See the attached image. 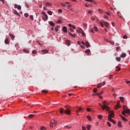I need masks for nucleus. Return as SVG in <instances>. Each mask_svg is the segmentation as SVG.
I'll return each instance as SVG.
<instances>
[{"mask_svg": "<svg viewBox=\"0 0 130 130\" xmlns=\"http://www.w3.org/2000/svg\"><path fill=\"white\" fill-rule=\"evenodd\" d=\"M88 14H91L93 13V11L92 10H88Z\"/></svg>", "mask_w": 130, "mask_h": 130, "instance_id": "obj_47", "label": "nucleus"}, {"mask_svg": "<svg viewBox=\"0 0 130 130\" xmlns=\"http://www.w3.org/2000/svg\"><path fill=\"white\" fill-rule=\"evenodd\" d=\"M63 110H64V109L62 108L60 109V113L61 114H62V113H63Z\"/></svg>", "mask_w": 130, "mask_h": 130, "instance_id": "obj_28", "label": "nucleus"}, {"mask_svg": "<svg viewBox=\"0 0 130 130\" xmlns=\"http://www.w3.org/2000/svg\"><path fill=\"white\" fill-rule=\"evenodd\" d=\"M46 7H48V6L50 7V6H52V4H51V3H50L47 2L46 3Z\"/></svg>", "mask_w": 130, "mask_h": 130, "instance_id": "obj_17", "label": "nucleus"}, {"mask_svg": "<svg viewBox=\"0 0 130 130\" xmlns=\"http://www.w3.org/2000/svg\"><path fill=\"white\" fill-rule=\"evenodd\" d=\"M93 29L94 31H95V32H97V31H98V28H97V26H94Z\"/></svg>", "mask_w": 130, "mask_h": 130, "instance_id": "obj_31", "label": "nucleus"}, {"mask_svg": "<svg viewBox=\"0 0 130 130\" xmlns=\"http://www.w3.org/2000/svg\"><path fill=\"white\" fill-rule=\"evenodd\" d=\"M79 111H83V109H82V108H79L78 110H77L76 112L78 113Z\"/></svg>", "mask_w": 130, "mask_h": 130, "instance_id": "obj_25", "label": "nucleus"}, {"mask_svg": "<svg viewBox=\"0 0 130 130\" xmlns=\"http://www.w3.org/2000/svg\"><path fill=\"white\" fill-rule=\"evenodd\" d=\"M120 103V101H118L117 102V106H115V109L116 110H117V109H118V108H119L120 107V105L119 104Z\"/></svg>", "mask_w": 130, "mask_h": 130, "instance_id": "obj_4", "label": "nucleus"}, {"mask_svg": "<svg viewBox=\"0 0 130 130\" xmlns=\"http://www.w3.org/2000/svg\"><path fill=\"white\" fill-rule=\"evenodd\" d=\"M24 16H25L26 18H28V17H29V14H28V13H25V14H24Z\"/></svg>", "mask_w": 130, "mask_h": 130, "instance_id": "obj_41", "label": "nucleus"}, {"mask_svg": "<svg viewBox=\"0 0 130 130\" xmlns=\"http://www.w3.org/2000/svg\"><path fill=\"white\" fill-rule=\"evenodd\" d=\"M82 130H86V127L85 126H82Z\"/></svg>", "mask_w": 130, "mask_h": 130, "instance_id": "obj_63", "label": "nucleus"}, {"mask_svg": "<svg viewBox=\"0 0 130 130\" xmlns=\"http://www.w3.org/2000/svg\"><path fill=\"white\" fill-rule=\"evenodd\" d=\"M110 44H112V45H114V43L113 41H110Z\"/></svg>", "mask_w": 130, "mask_h": 130, "instance_id": "obj_56", "label": "nucleus"}, {"mask_svg": "<svg viewBox=\"0 0 130 130\" xmlns=\"http://www.w3.org/2000/svg\"><path fill=\"white\" fill-rule=\"evenodd\" d=\"M100 25L101 26V27H104V25H103V23H102V22H100Z\"/></svg>", "mask_w": 130, "mask_h": 130, "instance_id": "obj_57", "label": "nucleus"}, {"mask_svg": "<svg viewBox=\"0 0 130 130\" xmlns=\"http://www.w3.org/2000/svg\"><path fill=\"white\" fill-rule=\"evenodd\" d=\"M120 100L121 101V102H124V98L122 96H120L119 98Z\"/></svg>", "mask_w": 130, "mask_h": 130, "instance_id": "obj_20", "label": "nucleus"}, {"mask_svg": "<svg viewBox=\"0 0 130 130\" xmlns=\"http://www.w3.org/2000/svg\"><path fill=\"white\" fill-rule=\"evenodd\" d=\"M113 77V75H111L109 76V79H112Z\"/></svg>", "mask_w": 130, "mask_h": 130, "instance_id": "obj_54", "label": "nucleus"}, {"mask_svg": "<svg viewBox=\"0 0 130 130\" xmlns=\"http://www.w3.org/2000/svg\"><path fill=\"white\" fill-rule=\"evenodd\" d=\"M109 120L110 121H111L112 122H113V123H114V124H115V123H116V122H115V121L113 119H112V118H110L109 119Z\"/></svg>", "mask_w": 130, "mask_h": 130, "instance_id": "obj_16", "label": "nucleus"}, {"mask_svg": "<svg viewBox=\"0 0 130 130\" xmlns=\"http://www.w3.org/2000/svg\"><path fill=\"white\" fill-rule=\"evenodd\" d=\"M125 56H126V54H125V53L121 54L120 55V57H121L122 58H124V57H125Z\"/></svg>", "mask_w": 130, "mask_h": 130, "instance_id": "obj_14", "label": "nucleus"}, {"mask_svg": "<svg viewBox=\"0 0 130 130\" xmlns=\"http://www.w3.org/2000/svg\"><path fill=\"white\" fill-rule=\"evenodd\" d=\"M87 118L88 119V120H89V121H91V120H92V118L90 116H87Z\"/></svg>", "mask_w": 130, "mask_h": 130, "instance_id": "obj_27", "label": "nucleus"}, {"mask_svg": "<svg viewBox=\"0 0 130 130\" xmlns=\"http://www.w3.org/2000/svg\"><path fill=\"white\" fill-rule=\"evenodd\" d=\"M32 53L33 54H36V53H37V51H35V50H33V51H32Z\"/></svg>", "mask_w": 130, "mask_h": 130, "instance_id": "obj_44", "label": "nucleus"}, {"mask_svg": "<svg viewBox=\"0 0 130 130\" xmlns=\"http://www.w3.org/2000/svg\"><path fill=\"white\" fill-rule=\"evenodd\" d=\"M103 94V91H102L99 93H98L96 95L97 96H100V95H102Z\"/></svg>", "mask_w": 130, "mask_h": 130, "instance_id": "obj_34", "label": "nucleus"}, {"mask_svg": "<svg viewBox=\"0 0 130 130\" xmlns=\"http://www.w3.org/2000/svg\"><path fill=\"white\" fill-rule=\"evenodd\" d=\"M13 12H14V14H15V15H16V16H18V17H20V14H19V13H18V12L17 11V10L14 9L13 10Z\"/></svg>", "mask_w": 130, "mask_h": 130, "instance_id": "obj_7", "label": "nucleus"}, {"mask_svg": "<svg viewBox=\"0 0 130 130\" xmlns=\"http://www.w3.org/2000/svg\"><path fill=\"white\" fill-rule=\"evenodd\" d=\"M48 15H52V12L49 11L48 12Z\"/></svg>", "mask_w": 130, "mask_h": 130, "instance_id": "obj_45", "label": "nucleus"}, {"mask_svg": "<svg viewBox=\"0 0 130 130\" xmlns=\"http://www.w3.org/2000/svg\"><path fill=\"white\" fill-rule=\"evenodd\" d=\"M116 60H117L118 61H120V60H121V58H120V57H116Z\"/></svg>", "mask_w": 130, "mask_h": 130, "instance_id": "obj_26", "label": "nucleus"}, {"mask_svg": "<svg viewBox=\"0 0 130 130\" xmlns=\"http://www.w3.org/2000/svg\"><path fill=\"white\" fill-rule=\"evenodd\" d=\"M90 31L91 33H92V34H94V33H95V32H94V29H93V28H90Z\"/></svg>", "mask_w": 130, "mask_h": 130, "instance_id": "obj_32", "label": "nucleus"}, {"mask_svg": "<svg viewBox=\"0 0 130 130\" xmlns=\"http://www.w3.org/2000/svg\"><path fill=\"white\" fill-rule=\"evenodd\" d=\"M118 126L119 127H122V126L121 125V122L119 121L118 123Z\"/></svg>", "mask_w": 130, "mask_h": 130, "instance_id": "obj_18", "label": "nucleus"}, {"mask_svg": "<svg viewBox=\"0 0 130 130\" xmlns=\"http://www.w3.org/2000/svg\"><path fill=\"white\" fill-rule=\"evenodd\" d=\"M122 114H123V115H124V116H126V115H125V111H122Z\"/></svg>", "mask_w": 130, "mask_h": 130, "instance_id": "obj_48", "label": "nucleus"}, {"mask_svg": "<svg viewBox=\"0 0 130 130\" xmlns=\"http://www.w3.org/2000/svg\"><path fill=\"white\" fill-rule=\"evenodd\" d=\"M107 123L109 126H111V124L109 122H107Z\"/></svg>", "mask_w": 130, "mask_h": 130, "instance_id": "obj_62", "label": "nucleus"}, {"mask_svg": "<svg viewBox=\"0 0 130 130\" xmlns=\"http://www.w3.org/2000/svg\"><path fill=\"white\" fill-rule=\"evenodd\" d=\"M99 12L101 13V14H103V10H101V9H99Z\"/></svg>", "mask_w": 130, "mask_h": 130, "instance_id": "obj_38", "label": "nucleus"}, {"mask_svg": "<svg viewBox=\"0 0 130 130\" xmlns=\"http://www.w3.org/2000/svg\"><path fill=\"white\" fill-rule=\"evenodd\" d=\"M104 19H108V16H107V15H105L104 16Z\"/></svg>", "mask_w": 130, "mask_h": 130, "instance_id": "obj_61", "label": "nucleus"}, {"mask_svg": "<svg viewBox=\"0 0 130 130\" xmlns=\"http://www.w3.org/2000/svg\"><path fill=\"white\" fill-rule=\"evenodd\" d=\"M85 45L86 47L88 48V47H90V43L88 42V41L85 42Z\"/></svg>", "mask_w": 130, "mask_h": 130, "instance_id": "obj_13", "label": "nucleus"}, {"mask_svg": "<svg viewBox=\"0 0 130 130\" xmlns=\"http://www.w3.org/2000/svg\"><path fill=\"white\" fill-rule=\"evenodd\" d=\"M63 32L67 33L68 32V28L66 26H63L62 28Z\"/></svg>", "mask_w": 130, "mask_h": 130, "instance_id": "obj_8", "label": "nucleus"}, {"mask_svg": "<svg viewBox=\"0 0 130 130\" xmlns=\"http://www.w3.org/2000/svg\"><path fill=\"white\" fill-rule=\"evenodd\" d=\"M76 37H77V34H75L72 35V37H73L74 38H76Z\"/></svg>", "mask_w": 130, "mask_h": 130, "instance_id": "obj_50", "label": "nucleus"}, {"mask_svg": "<svg viewBox=\"0 0 130 130\" xmlns=\"http://www.w3.org/2000/svg\"><path fill=\"white\" fill-rule=\"evenodd\" d=\"M125 112L126 113H127L128 114H129V113H130L129 109H127L125 111Z\"/></svg>", "mask_w": 130, "mask_h": 130, "instance_id": "obj_22", "label": "nucleus"}, {"mask_svg": "<svg viewBox=\"0 0 130 130\" xmlns=\"http://www.w3.org/2000/svg\"><path fill=\"white\" fill-rule=\"evenodd\" d=\"M42 15H43V16H42V19L43 21H47V20H48V16H47V14H46V13L44 12H42Z\"/></svg>", "mask_w": 130, "mask_h": 130, "instance_id": "obj_1", "label": "nucleus"}, {"mask_svg": "<svg viewBox=\"0 0 130 130\" xmlns=\"http://www.w3.org/2000/svg\"><path fill=\"white\" fill-rule=\"evenodd\" d=\"M104 24L106 27H108V25H109V23L106 21L104 22Z\"/></svg>", "mask_w": 130, "mask_h": 130, "instance_id": "obj_21", "label": "nucleus"}, {"mask_svg": "<svg viewBox=\"0 0 130 130\" xmlns=\"http://www.w3.org/2000/svg\"><path fill=\"white\" fill-rule=\"evenodd\" d=\"M99 119H102V115H99L98 116Z\"/></svg>", "mask_w": 130, "mask_h": 130, "instance_id": "obj_35", "label": "nucleus"}, {"mask_svg": "<svg viewBox=\"0 0 130 130\" xmlns=\"http://www.w3.org/2000/svg\"><path fill=\"white\" fill-rule=\"evenodd\" d=\"M66 43L67 45H68V46H70V45H71V41H70L69 40H67L66 41Z\"/></svg>", "mask_w": 130, "mask_h": 130, "instance_id": "obj_9", "label": "nucleus"}, {"mask_svg": "<svg viewBox=\"0 0 130 130\" xmlns=\"http://www.w3.org/2000/svg\"><path fill=\"white\" fill-rule=\"evenodd\" d=\"M23 51L24 52H25V53H29V51L28 50L24 49Z\"/></svg>", "mask_w": 130, "mask_h": 130, "instance_id": "obj_36", "label": "nucleus"}, {"mask_svg": "<svg viewBox=\"0 0 130 130\" xmlns=\"http://www.w3.org/2000/svg\"><path fill=\"white\" fill-rule=\"evenodd\" d=\"M34 116V115L33 114H30L28 116V117H29V118H32V117H33Z\"/></svg>", "mask_w": 130, "mask_h": 130, "instance_id": "obj_43", "label": "nucleus"}, {"mask_svg": "<svg viewBox=\"0 0 130 130\" xmlns=\"http://www.w3.org/2000/svg\"><path fill=\"white\" fill-rule=\"evenodd\" d=\"M111 117H114V112H113L112 111L109 112L108 119L111 118Z\"/></svg>", "mask_w": 130, "mask_h": 130, "instance_id": "obj_2", "label": "nucleus"}, {"mask_svg": "<svg viewBox=\"0 0 130 130\" xmlns=\"http://www.w3.org/2000/svg\"><path fill=\"white\" fill-rule=\"evenodd\" d=\"M42 52H43V53H44V54H45V53H48V50H47L46 49H44V50H42Z\"/></svg>", "mask_w": 130, "mask_h": 130, "instance_id": "obj_12", "label": "nucleus"}, {"mask_svg": "<svg viewBox=\"0 0 130 130\" xmlns=\"http://www.w3.org/2000/svg\"><path fill=\"white\" fill-rule=\"evenodd\" d=\"M102 86V83H100L98 84V88H100Z\"/></svg>", "mask_w": 130, "mask_h": 130, "instance_id": "obj_33", "label": "nucleus"}, {"mask_svg": "<svg viewBox=\"0 0 130 130\" xmlns=\"http://www.w3.org/2000/svg\"><path fill=\"white\" fill-rule=\"evenodd\" d=\"M93 93H96L97 92V88H95L93 89Z\"/></svg>", "mask_w": 130, "mask_h": 130, "instance_id": "obj_40", "label": "nucleus"}, {"mask_svg": "<svg viewBox=\"0 0 130 130\" xmlns=\"http://www.w3.org/2000/svg\"><path fill=\"white\" fill-rule=\"evenodd\" d=\"M80 33H81L82 36H84V37H86V34L84 32V30L82 29V28H80Z\"/></svg>", "mask_w": 130, "mask_h": 130, "instance_id": "obj_6", "label": "nucleus"}, {"mask_svg": "<svg viewBox=\"0 0 130 130\" xmlns=\"http://www.w3.org/2000/svg\"><path fill=\"white\" fill-rule=\"evenodd\" d=\"M19 5H17V4H15L14 5V8H15V9H17V8H18V6Z\"/></svg>", "mask_w": 130, "mask_h": 130, "instance_id": "obj_52", "label": "nucleus"}, {"mask_svg": "<svg viewBox=\"0 0 130 130\" xmlns=\"http://www.w3.org/2000/svg\"><path fill=\"white\" fill-rule=\"evenodd\" d=\"M127 109V108L126 107V106H123V110H124V111Z\"/></svg>", "mask_w": 130, "mask_h": 130, "instance_id": "obj_42", "label": "nucleus"}, {"mask_svg": "<svg viewBox=\"0 0 130 130\" xmlns=\"http://www.w3.org/2000/svg\"><path fill=\"white\" fill-rule=\"evenodd\" d=\"M17 9H18V10H21V9H22V7H21L20 5H18Z\"/></svg>", "mask_w": 130, "mask_h": 130, "instance_id": "obj_46", "label": "nucleus"}, {"mask_svg": "<svg viewBox=\"0 0 130 130\" xmlns=\"http://www.w3.org/2000/svg\"><path fill=\"white\" fill-rule=\"evenodd\" d=\"M64 113H65L66 114H67L68 115H71V110H70L69 109H66L64 111Z\"/></svg>", "mask_w": 130, "mask_h": 130, "instance_id": "obj_5", "label": "nucleus"}, {"mask_svg": "<svg viewBox=\"0 0 130 130\" xmlns=\"http://www.w3.org/2000/svg\"><path fill=\"white\" fill-rule=\"evenodd\" d=\"M29 18H30V19H31L32 20V21H33V20H34V17L33 16V15H30Z\"/></svg>", "mask_w": 130, "mask_h": 130, "instance_id": "obj_39", "label": "nucleus"}, {"mask_svg": "<svg viewBox=\"0 0 130 130\" xmlns=\"http://www.w3.org/2000/svg\"><path fill=\"white\" fill-rule=\"evenodd\" d=\"M117 68L118 69L117 70V72H119V71H120V68H119L118 66H117L116 69H117Z\"/></svg>", "mask_w": 130, "mask_h": 130, "instance_id": "obj_51", "label": "nucleus"}, {"mask_svg": "<svg viewBox=\"0 0 130 130\" xmlns=\"http://www.w3.org/2000/svg\"><path fill=\"white\" fill-rule=\"evenodd\" d=\"M64 108H67V109H70V108H71V106H70L69 105H66V106H64Z\"/></svg>", "mask_w": 130, "mask_h": 130, "instance_id": "obj_30", "label": "nucleus"}, {"mask_svg": "<svg viewBox=\"0 0 130 130\" xmlns=\"http://www.w3.org/2000/svg\"><path fill=\"white\" fill-rule=\"evenodd\" d=\"M87 111H88V112H90V111H91V109H90V108H87L86 109Z\"/></svg>", "mask_w": 130, "mask_h": 130, "instance_id": "obj_60", "label": "nucleus"}, {"mask_svg": "<svg viewBox=\"0 0 130 130\" xmlns=\"http://www.w3.org/2000/svg\"><path fill=\"white\" fill-rule=\"evenodd\" d=\"M42 93H47L48 91L46 90H42Z\"/></svg>", "mask_w": 130, "mask_h": 130, "instance_id": "obj_64", "label": "nucleus"}, {"mask_svg": "<svg viewBox=\"0 0 130 130\" xmlns=\"http://www.w3.org/2000/svg\"><path fill=\"white\" fill-rule=\"evenodd\" d=\"M53 123L54 124V126H55V125H56L57 122L56 121H54V122Z\"/></svg>", "mask_w": 130, "mask_h": 130, "instance_id": "obj_59", "label": "nucleus"}, {"mask_svg": "<svg viewBox=\"0 0 130 130\" xmlns=\"http://www.w3.org/2000/svg\"><path fill=\"white\" fill-rule=\"evenodd\" d=\"M49 25H50V26H51L52 27H53V26H55V24L54 23H53L52 21H49Z\"/></svg>", "mask_w": 130, "mask_h": 130, "instance_id": "obj_10", "label": "nucleus"}, {"mask_svg": "<svg viewBox=\"0 0 130 130\" xmlns=\"http://www.w3.org/2000/svg\"><path fill=\"white\" fill-rule=\"evenodd\" d=\"M53 125H54V124H53V122H51L50 124V126H51V127H53Z\"/></svg>", "mask_w": 130, "mask_h": 130, "instance_id": "obj_49", "label": "nucleus"}, {"mask_svg": "<svg viewBox=\"0 0 130 130\" xmlns=\"http://www.w3.org/2000/svg\"><path fill=\"white\" fill-rule=\"evenodd\" d=\"M69 35H70V36H71L72 37L73 36V34H72L71 32L69 31L68 32Z\"/></svg>", "mask_w": 130, "mask_h": 130, "instance_id": "obj_55", "label": "nucleus"}, {"mask_svg": "<svg viewBox=\"0 0 130 130\" xmlns=\"http://www.w3.org/2000/svg\"><path fill=\"white\" fill-rule=\"evenodd\" d=\"M47 128L45 127V126H42L40 127L41 130H46Z\"/></svg>", "mask_w": 130, "mask_h": 130, "instance_id": "obj_23", "label": "nucleus"}, {"mask_svg": "<svg viewBox=\"0 0 130 130\" xmlns=\"http://www.w3.org/2000/svg\"><path fill=\"white\" fill-rule=\"evenodd\" d=\"M58 28H59V26H56L55 28V31H56V32H57V31H58Z\"/></svg>", "mask_w": 130, "mask_h": 130, "instance_id": "obj_29", "label": "nucleus"}, {"mask_svg": "<svg viewBox=\"0 0 130 130\" xmlns=\"http://www.w3.org/2000/svg\"><path fill=\"white\" fill-rule=\"evenodd\" d=\"M90 52V49H88L85 51V53H87V55H89Z\"/></svg>", "mask_w": 130, "mask_h": 130, "instance_id": "obj_24", "label": "nucleus"}, {"mask_svg": "<svg viewBox=\"0 0 130 130\" xmlns=\"http://www.w3.org/2000/svg\"><path fill=\"white\" fill-rule=\"evenodd\" d=\"M9 36H10V38H11V39H12V40H14V39H15V36H14L13 35L9 34Z\"/></svg>", "mask_w": 130, "mask_h": 130, "instance_id": "obj_15", "label": "nucleus"}, {"mask_svg": "<svg viewBox=\"0 0 130 130\" xmlns=\"http://www.w3.org/2000/svg\"><path fill=\"white\" fill-rule=\"evenodd\" d=\"M121 117L122 120H124V121H127V119L125 118L124 117L121 116Z\"/></svg>", "mask_w": 130, "mask_h": 130, "instance_id": "obj_19", "label": "nucleus"}, {"mask_svg": "<svg viewBox=\"0 0 130 130\" xmlns=\"http://www.w3.org/2000/svg\"><path fill=\"white\" fill-rule=\"evenodd\" d=\"M90 127L91 126L90 125H88L86 126V128H87L88 130H90Z\"/></svg>", "mask_w": 130, "mask_h": 130, "instance_id": "obj_37", "label": "nucleus"}, {"mask_svg": "<svg viewBox=\"0 0 130 130\" xmlns=\"http://www.w3.org/2000/svg\"><path fill=\"white\" fill-rule=\"evenodd\" d=\"M120 48V47H117L116 48V50L117 51H118V50H119Z\"/></svg>", "mask_w": 130, "mask_h": 130, "instance_id": "obj_58", "label": "nucleus"}, {"mask_svg": "<svg viewBox=\"0 0 130 130\" xmlns=\"http://www.w3.org/2000/svg\"><path fill=\"white\" fill-rule=\"evenodd\" d=\"M5 44H9L10 43V41H9V39L7 38L5 40Z\"/></svg>", "mask_w": 130, "mask_h": 130, "instance_id": "obj_11", "label": "nucleus"}, {"mask_svg": "<svg viewBox=\"0 0 130 130\" xmlns=\"http://www.w3.org/2000/svg\"><path fill=\"white\" fill-rule=\"evenodd\" d=\"M61 6H62V7H64V8H66V4H63V3H61Z\"/></svg>", "mask_w": 130, "mask_h": 130, "instance_id": "obj_53", "label": "nucleus"}, {"mask_svg": "<svg viewBox=\"0 0 130 130\" xmlns=\"http://www.w3.org/2000/svg\"><path fill=\"white\" fill-rule=\"evenodd\" d=\"M101 108H102L103 110L106 109L107 111H109V107H107L106 105H105V106L102 105L101 106Z\"/></svg>", "mask_w": 130, "mask_h": 130, "instance_id": "obj_3", "label": "nucleus"}]
</instances>
